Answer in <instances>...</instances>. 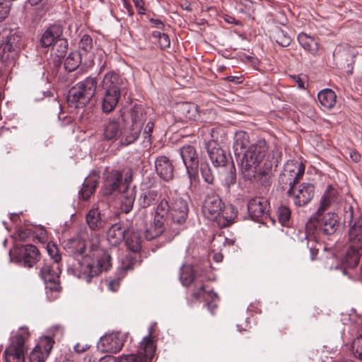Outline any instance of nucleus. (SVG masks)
I'll return each mask as SVG.
<instances>
[{"label": "nucleus", "mask_w": 362, "mask_h": 362, "mask_svg": "<svg viewBox=\"0 0 362 362\" xmlns=\"http://www.w3.org/2000/svg\"><path fill=\"white\" fill-rule=\"evenodd\" d=\"M90 346L87 344H83L79 342L74 346V350L76 352L83 353L88 350L90 348Z\"/></svg>", "instance_id": "57"}, {"label": "nucleus", "mask_w": 362, "mask_h": 362, "mask_svg": "<svg viewBox=\"0 0 362 362\" xmlns=\"http://www.w3.org/2000/svg\"><path fill=\"white\" fill-rule=\"evenodd\" d=\"M134 4V6H135L139 14L144 13L145 8H144V2L143 0H139L138 1H136Z\"/></svg>", "instance_id": "60"}, {"label": "nucleus", "mask_w": 362, "mask_h": 362, "mask_svg": "<svg viewBox=\"0 0 362 362\" xmlns=\"http://www.w3.org/2000/svg\"><path fill=\"white\" fill-rule=\"evenodd\" d=\"M122 176V172L116 169H112L104 173L103 185L100 189V193L105 197H109L119 190L123 180Z\"/></svg>", "instance_id": "14"}, {"label": "nucleus", "mask_w": 362, "mask_h": 362, "mask_svg": "<svg viewBox=\"0 0 362 362\" xmlns=\"http://www.w3.org/2000/svg\"><path fill=\"white\" fill-rule=\"evenodd\" d=\"M154 129V123L153 122H148L144 131V139L150 144L152 142L151 134Z\"/></svg>", "instance_id": "56"}, {"label": "nucleus", "mask_w": 362, "mask_h": 362, "mask_svg": "<svg viewBox=\"0 0 362 362\" xmlns=\"http://www.w3.org/2000/svg\"><path fill=\"white\" fill-rule=\"evenodd\" d=\"M344 221L349 223L350 228L348 233L349 247L343 257L345 267H355L359 262L362 255V217L355 214L352 206L346 211Z\"/></svg>", "instance_id": "3"}, {"label": "nucleus", "mask_w": 362, "mask_h": 362, "mask_svg": "<svg viewBox=\"0 0 362 362\" xmlns=\"http://www.w3.org/2000/svg\"><path fill=\"white\" fill-rule=\"evenodd\" d=\"M180 279L182 284L189 286L194 284L191 297L194 300L204 301L211 315H214L218 307V296L204 282L208 280L206 274L194 269L191 265H183L180 269Z\"/></svg>", "instance_id": "2"}, {"label": "nucleus", "mask_w": 362, "mask_h": 362, "mask_svg": "<svg viewBox=\"0 0 362 362\" xmlns=\"http://www.w3.org/2000/svg\"><path fill=\"white\" fill-rule=\"evenodd\" d=\"M47 251L49 257L54 260V264H59L62 259L61 255L57 245L52 242H49L47 245Z\"/></svg>", "instance_id": "47"}, {"label": "nucleus", "mask_w": 362, "mask_h": 362, "mask_svg": "<svg viewBox=\"0 0 362 362\" xmlns=\"http://www.w3.org/2000/svg\"><path fill=\"white\" fill-rule=\"evenodd\" d=\"M291 78L297 84L300 89H305L304 82L299 76H290Z\"/></svg>", "instance_id": "62"}, {"label": "nucleus", "mask_w": 362, "mask_h": 362, "mask_svg": "<svg viewBox=\"0 0 362 362\" xmlns=\"http://www.w3.org/2000/svg\"><path fill=\"white\" fill-rule=\"evenodd\" d=\"M269 207V204L267 200L262 197L251 199L247 204L248 213L251 218L256 221H260L264 217L267 216Z\"/></svg>", "instance_id": "17"}, {"label": "nucleus", "mask_w": 362, "mask_h": 362, "mask_svg": "<svg viewBox=\"0 0 362 362\" xmlns=\"http://www.w3.org/2000/svg\"><path fill=\"white\" fill-rule=\"evenodd\" d=\"M223 209H224V203L217 193L211 192L206 194L202 205V212L207 219L217 223Z\"/></svg>", "instance_id": "10"}, {"label": "nucleus", "mask_w": 362, "mask_h": 362, "mask_svg": "<svg viewBox=\"0 0 362 362\" xmlns=\"http://www.w3.org/2000/svg\"><path fill=\"white\" fill-rule=\"evenodd\" d=\"M102 88L104 90L103 110L110 112L115 108L121 95L126 90L127 81L118 73L111 71L104 76Z\"/></svg>", "instance_id": "4"}, {"label": "nucleus", "mask_w": 362, "mask_h": 362, "mask_svg": "<svg viewBox=\"0 0 362 362\" xmlns=\"http://www.w3.org/2000/svg\"><path fill=\"white\" fill-rule=\"evenodd\" d=\"M238 211L233 205H224L221 214L217 221V224L220 228H225L233 223L234 219L237 217Z\"/></svg>", "instance_id": "29"}, {"label": "nucleus", "mask_w": 362, "mask_h": 362, "mask_svg": "<svg viewBox=\"0 0 362 362\" xmlns=\"http://www.w3.org/2000/svg\"><path fill=\"white\" fill-rule=\"evenodd\" d=\"M125 243L128 249L134 252H137L141 250V240L139 234L136 232H129L126 233Z\"/></svg>", "instance_id": "41"}, {"label": "nucleus", "mask_w": 362, "mask_h": 362, "mask_svg": "<svg viewBox=\"0 0 362 362\" xmlns=\"http://www.w3.org/2000/svg\"><path fill=\"white\" fill-rule=\"evenodd\" d=\"M17 258L25 267L30 268L39 260L40 252L36 246L25 245L18 249Z\"/></svg>", "instance_id": "19"}, {"label": "nucleus", "mask_w": 362, "mask_h": 362, "mask_svg": "<svg viewBox=\"0 0 362 362\" xmlns=\"http://www.w3.org/2000/svg\"><path fill=\"white\" fill-rule=\"evenodd\" d=\"M276 42L282 47H287L291 43V37L282 30L278 29L274 34Z\"/></svg>", "instance_id": "49"}, {"label": "nucleus", "mask_w": 362, "mask_h": 362, "mask_svg": "<svg viewBox=\"0 0 362 362\" xmlns=\"http://www.w3.org/2000/svg\"><path fill=\"white\" fill-rule=\"evenodd\" d=\"M83 62V54L78 52L69 53L64 62V68L68 71H75Z\"/></svg>", "instance_id": "38"}, {"label": "nucleus", "mask_w": 362, "mask_h": 362, "mask_svg": "<svg viewBox=\"0 0 362 362\" xmlns=\"http://www.w3.org/2000/svg\"><path fill=\"white\" fill-rule=\"evenodd\" d=\"M206 148L209 157L215 167H223L228 162L226 152L214 141H210L206 144Z\"/></svg>", "instance_id": "20"}, {"label": "nucleus", "mask_w": 362, "mask_h": 362, "mask_svg": "<svg viewBox=\"0 0 362 362\" xmlns=\"http://www.w3.org/2000/svg\"><path fill=\"white\" fill-rule=\"evenodd\" d=\"M122 278L123 276L107 279L105 281L108 289L112 292L117 291L120 286V283Z\"/></svg>", "instance_id": "53"}, {"label": "nucleus", "mask_w": 362, "mask_h": 362, "mask_svg": "<svg viewBox=\"0 0 362 362\" xmlns=\"http://www.w3.org/2000/svg\"><path fill=\"white\" fill-rule=\"evenodd\" d=\"M168 208L169 204L165 199H163L160 201L156 207L151 227L146 229L145 232V237L147 240H151L156 238L163 233Z\"/></svg>", "instance_id": "9"}, {"label": "nucleus", "mask_w": 362, "mask_h": 362, "mask_svg": "<svg viewBox=\"0 0 362 362\" xmlns=\"http://www.w3.org/2000/svg\"><path fill=\"white\" fill-rule=\"evenodd\" d=\"M152 36L158 39V44L161 49H165L170 47V40L167 34L160 33V31H153Z\"/></svg>", "instance_id": "48"}, {"label": "nucleus", "mask_w": 362, "mask_h": 362, "mask_svg": "<svg viewBox=\"0 0 362 362\" xmlns=\"http://www.w3.org/2000/svg\"><path fill=\"white\" fill-rule=\"evenodd\" d=\"M271 156H267V160L269 161V164L264 163L267 168H272L273 166L276 167L279 163V159L280 158L281 156L280 153L277 151L273 152L272 158H270Z\"/></svg>", "instance_id": "55"}, {"label": "nucleus", "mask_w": 362, "mask_h": 362, "mask_svg": "<svg viewBox=\"0 0 362 362\" xmlns=\"http://www.w3.org/2000/svg\"><path fill=\"white\" fill-rule=\"evenodd\" d=\"M198 116L197 108L194 104L182 103L177 106L176 118L181 122H189L196 120Z\"/></svg>", "instance_id": "21"}, {"label": "nucleus", "mask_w": 362, "mask_h": 362, "mask_svg": "<svg viewBox=\"0 0 362 362\" xmlns=\"http://www.w3.org/2000/svg\"><path fill=\"white\" fill-rule=\"evenodd\" d=\"M317 98L320 105L327 110L332 109L337 102V95L334 90L325 88L317 94Z\"/></svg>", "instance_id": "30"}, {"label": "nucleus", "mask_w": 362, "mask_h": 362, "mask_svg": "<svg viewBox=\"0 0 362 362\" xmlns=\"http://www.w3.org/2000/svg\"><path fill=\"white\" fill-rule=\"evenodd\" d=\"M63 30L60 25H52L42 34L40 42L42 47H47L56 43V41L62 38Z\"/></svg>", "instance_id": "26"}, {"label": "nucleus", "mask_w": 362, "mask_h": 362, "mask_svg": "<svg viewBox=\"0 0 362 362\" xmlns=\"http://www.w3.org/2000/svg\"><path fill=\"white\" fill-rule=\"evenodd\" d=\"M54 344V340L49 337H42L35 348L42 351L49 356Z\"/></svg>", "instance_id": "46"}, {"label": "nucleus", "mask_w": 362, "mask_h": 362, "mask_svg": "<svg viewBox=\"0 0 362 362\" xmlns=\"http://www.w3.org/2000/svg\"><path fill=\"white\" fill-rule=\"evenodd\" d=\"M30 337V332L27 327H21L17 332L12 337L10 345L21 349L24 351L26 350L25 341Z\"/></svg>", "instance_id": "33"}, {"label": "nucleus", "mask_w": 362, "mask_h": 362, "mask_svg": "<svg viewBox=\"0 0 362 362\" xmlns=\"http://www.w3.org/2000/svg\"><path fill=\"white\" fill-rule=\"evenodd\" d=\"M305 166L301 162L288 160L284 165V170L279 177V184L283 189L292 188L302 179Z\"/></svg>", "instance_id": "8"}, {"label": "nucleus", "mask_w": 362, "mask_h": 362, "mask_svg": "<svg viewBox=\"0 0 362 362\" xmlns=\"http://www.w3.org/2000/svg\"><path fill=\"white\" fill-rule=\"evenodd\" d=\"M183 163L186 167L191 184L197 177L199 158L198 153L193 146L185 145L180 149Z\"/></svg>", "instance_id": "13"}, {"label": "nucleus", "mask_w": 362, "mask_h": 362, "mask_svg": "<svg viewBox=\"0 0 362 362\" xmlns=\"http://www.w3.org/2000/svg\"><path fill=\"white\" fill-rule=\"evenodd\" d=\"M160 198V194L157 190L148 189L144 192L139 197V205L142 208H147L156 204Z\"/></svg>", "instance_id": "35"}, {"label": "nucleus", "mask_w": 362, "mask_h": 362, "mask_svg": "<svg viewBox=\"0 0 362 362\" xmlns=\"http://www.w3.org/2000/svg\"><path fill=\"white\" fill-rule=\"evenodd\" d=\"M120 356L117 358L111 355L100 357V362H119Z\"/></svg>", "instance_id": "58"}, {"label": "nucleus", "mask_w": 362, "mask_h": 362, "mask_svg": "<svg viewBox=\"0 0 362 362\" xmlns=\"http://www.w3.org/2000/svg\"><path fill=\"white\" fill-rule=\"evenodd\" d=\"M84 362H100V357L95 354H87Z\"/></svg>", "instance_id": "61"}, {"label": "nucleus", "mask_w": 362, "mask_h": 362, "mask_svg": "<svg viewBox=\"0 0 362 362\" xmlns=\"http://www.w3.org/2000/svg\"><path fill=\"white\" fill-rule=\"evenodd\" d=\"M124 8L127 10V12L129 16H133L134 10L130 4L129 0H122Z\"/></svg>", "instance_id": "63"}, {"label": "nucleus", "mask_w": 362, "mask_h": 362, "mask_svg": "<svg viewBox=\"0 0 362 362\" xmlns=\"http://www.w3.org/2000/svg\"><path fill=\"white\" fill-rule=\"evenodd\" d=\"M61 269L59 264L45 262L40 269V275L46 284L47 291L59 293L62 287L59 282Z\"/></svg>", "instance_id": "11"}, {"label": "nucleus", "mask_w": 362, "mask_h": 362, "mask_svg": "<svg viewBox=\"0 0 362 362\" xmlns=\"http://www.w3.org/2000/svg\"><path fill=\"white\" fill-rule=\"evenodd\" d=\"M200 172L204 180L208 184H213L214 182V175L209 163L202 162L200 164Z\"/></svg>", "instance_id": "44"}, {"label": "nucleus", "mask_w": 362, "mask_h": 362, "mask_svg": "<svg viewBox=\"0 0 362 362\" xmlns=\"http://www.w3.org/2000/svg\"><path fill=\"white\" fill-rule=\"evenodd\" d=\"M122 124L120 118L110 119L103 126V136L106 141H115L119 140Z\"/></svg>", "instance_id": "24"}, {"label": "nucleus", "mask_w": 362, "mask_h": 362, "mask_svg": "<svg viewBox=\"0 0 362 362\" xmlns=\"http://www.w3.org/2000/svg\"><path fill=\"white\" fill-rule=\"evenodd\" d=\"M124 343V335L119 332H115L101 337L98 343V348L103 352L116 354L122 349Z\"/></svg>", "instance_id": "16"}, {"label": "nucleus", "mask_w": 362, "mask_h": 362, "mask_svg": "<svg viewBox=\"0 0 362 362\" xmlns=\"http://www.w3.org/2000/svg\"><path fill=\"white\" fill-rule=\"evenodd\" d=\"M98 185V181L95 178L90 177L85 180L83 187L79 192L81 198L83 200L88 199L95 192Z\"/></svg>", "instance_id": "39"}, {"label": "nucleus", "mask_w": 362, "mask_h": 362, "mask_svg": "<svg viewBox=\"0 0 362 362\" xmlns=\"http://www.w3.org/2000/svg\"><path fill=\"white\" fill-rule=\"evenodd\" d=\"M337 194V189L331 185H329L321 198L320 205L317 211L318 216H320L332 202L336 201Z\"/></svg>", "instance_id": "32"}, {"label": "nucleus", "mask_w": 362, "mask_h": 362, "mask_svg": "<svg viewBox=\"0 0 362 362\" xmlns=\"http://www.w3.org/2000/svg\"><path fill=\"white\" fill-rule=\"evenodd\" d=\"M288 194L293 197L295 205L303 206L314 197L315 187L313 184L303 182L288 189Z\"/></svg>", "instance_id": "12"}, {"label": "nucleus", "mask_w": 362, "mask_h": 362, "mask_svg": "<svg viewBox=\"0 0 362 362\" xmlns=\"http://www.w3.org/2000/svg\"><path fill=\"white\" fill-rule=\"evenodd\" d=\"M47 356L42 351L35 347L30 354V362H45Z\"/></svg>", "instance_id": "51"}, {"label": "nucleus", "mask_w": 362, "mask_h": 362, "mask_svg": "<svg viewBox=\"0 0 362 362\" xmlns=\"http://www.w3.org/2000/svg\"><path fill=\"white\" fill-rule=\"evenodd\" d=\"M339 226V223L337 215L334 213H327L322 218H318L316 229L319 233L325 235H331L337 231Z\"/></svg>", "instance_id": "18"}, {"label": "nucleus", "mask_w": 362, "mask_h": 362, "mask_svg": "<svg viewBox=\"0 0 362 362\" xmlns=\"http://www.w3.org/2000/svg\"><path fill=\"white\" fill-rule=\"evenodd\" d=\"M86 223L92 230H99L105 227V221L101 218L98 209H90L86 215Z\"/></svg>", "instance_id": "31"}, {"label": "nucleus", "mask_w": 362, "mask_h": 362, "mask_svg": "<svg viewBox=\"0 0 362 362\" xmlns=\"http://www.w3.org/2000/svg\"><path fill=\"white\" fill-rule=\"evenodd\" d=\"M352 351L356 358L362 361V334L354 339L352 342Z\"/></svg>", "instance_id": "50"}, {"label": "nucleus", "mask_w": 362, "mask_h": 362, "mask_svg": "<svg viewBox=\"0 0 362 362\" xmlns=\"http://www.w3.org/2000/svg\"><path fill=\"white\" fill-rule=\"evenodd\" d=\"M155 168L158 176L165 181L173 178V165L165 156L158 157L155 160Z\"/></svg>", "instance_id": "22"}, {"label": "nucleus", "mask_w": 362, "mask_h": 362, "mask_svg": "<svg viewBox=\"0 0 362 362\" xmlns=\"http://www.w3.org/2000/svg\"><path fill=\"white\" fill-rule=\"evenodd\" d=\"M267 151L268 145L264 139L247 147L241 158V170L245 177L251 179L255 176L256 168L265 158Z\"/></svg>", "instance_id": "5"}, {"label": "nucleus", "mask_w": 362, "mask_h": 362, "mask_svg": "<svg viewBox=\"0 0 362 362\" xmlns=\"http://www.w3.org/2000/svg\"><path fill=\"white\" fill-rule=\"evenodd\" d=\"M4 31H7L8 33L4 40V51H13L16 47L20 46L21 36L18 34L17 31L13 30L4 28Z\"/></svg>", "instance_id": "34"}, {"label": "nucleus", "mask_w": 362, "mask_h": 362, "mask_svg": "<svg viewBox=\"0 0 362 362\" xmlns=\"http://www.w3.org/2000/svg\"><path fill=\"white\" fill-rule=\"evenodd\" d=\"M168 211L173 223L182 226L185 223L188 216V204L184 199L176 197L169 206Z\"/></svg>", "instance_id": "15"}, {"label": "nucleus", "mask_w": 362, "mask_h": 362, "mask_svg": "<svg viewBox=\"0 0 362 362\" xmlns=\"http://www.w3.org/2000/svg\"><path fill=\"white\" fill-rule=\"evenodd\" d=\"M214 241H217L218 248L221 247L220 245H223V247H226L227 246L230 247L234 245L235 243V240L234 238H227L224 235L219 234L217 235V238L214 239Z\"/></svg>", "instance_id": "52"}, {"label": "nucleus", "mask_w": 362, "mask_h": 362, "mask_svg": "<svg viewBox=\"0 0 362 362\" xmlns=\"http://www.w3.org/2000/svg\"><path fill=\"white\" fill-rule=\"evenodd\" d=\"M127 230L121 223L112 224L107 232V240L112 246L119 245L124 240Z\"/></svg>", "instance_id": "25"}, {"label": "nucleus", "mask_w": 362, "mask_h": 362, "mask_svg": "<svg viewBox=\"0 0 362 362\" xmlns=\"http://www.w3.org/2000/svg\"><path fill=\"white\" fill-rule=\"evenodd\" d=\"M156 345L152 338V330L140 342L136 354L122 355L119 362H149L154 356Z\"/></svg>", "instance_id": "7"}, {"label": "nucleus", "mask_w": 362, "mask_h": 362, "mask_svg": "<svg viewBox=\"0 0 362 362\" xmlns=\"http://www.w3.org/2000/svg\"><path fill=\"white\" fill-rule=\"evenodd\" d=\"M52 46V55L58 58L59 60L65 56L67 52L68 42L66 39L62 37L56 41V43L53 44Z\"/></svg>", "instance_id": "42"}, {"label": "nucleus", "mask_w": 362, "mask_h": 362, "mask_svg": "<svg viewBox=\"0 0 362 362\" xmlns=\"http://www.w3.org/2000/svg\"><path fill=\"white\" fill-rule=\"evenodd\" d=\"M78 47L81 51L83 52L85 54L83 64L86 65L90 64L93 61L94 57L93 52V42L92 37L88 35H83L79 42Z\"/></svg>", "instance_id": "27"}, {"label": "nucleus", "mask_w": 362, "mask_h": 362, "mask_svg": "<svg viewBox=\"0 0 362 362\" xmlns=\"http://www.w3.org/2000/svg\"><path fill=\"white\" fill-rule=\"evenodd\" d=\"M135 197L136 195L133 189L127 192L121 203V210L124 213L128 214L132 210Z\"/></svg>", "instance_id": "43"}, {"label": "nucleus", "mask_w": 362, "mask_h": 362, "mask_svg": "<svg viewBox=\"0 0 362 362\" xmlns=\"http://www.w3.org/2000/svg\"><path fill=\"white\" fill-rule=\"evenodd\" d=\"M141 130L139 127H134L131 124L122 125L119 143L121 146H126L134 143L139 137Z\"/></svg>", "instance_id": "23"}, {"label": "nucleus", "mask_w": 362, "mask_h": 362, "mask_svg": "<svg viewBox=\"0 0 362 362\" xmlns=\"http://www.w3.org/2000/svg\"><path fill=\"white\" fill-rule=\"evenodd\" d=\"M298 40L303 49L313 54H316L318 51V43L312 37L305 33H301L298 36Z\"/></svg>", "instance_id": "37"}, {"label": "nucleus", "mask_w": 362, "mask_h": 362, "mask_svg": "<svg viewBox=\"0 0 362 362\" xmlns=\"http://www.w3.org/2000/svg\"><path fill=\"white\" fill-rule=\"evenodd\" d=\"M145 119L146 115L142 107L134 105L131 110V124L135 127H139V129L141 131Z\"/></svg>", "instance_id": "40"}, {"label": "nucleus", "mask_w": 362, "mask_h": 362, "mask_svg": "<svg viewBox=\"0 0 362 362\" xmlns=\"http://www.w3.org/2000/svg\"><path fill=\"white\" fill-rule=\"evenodd\" d=\"M349 156L351 159L357 163L361 159V155L356 151H351L349 153Z\"/></svg>", "instance_id": "64"}, {"label": "nucleus", "mask_w": 362, "mask_h": 362, "mask_svg": "<svg viewBox=\"0 0 362 362\" xmlns=\"http://www.w3.org/2000/svg\"><path fill=\"white\" fill-rule=\"evenodd\" d=\"M276 214L279 222L283 226H286L291 218V210L286 206H281L276 211Z\"/></svg>", "instance_id": "45"}, {"label": "nucleus", "mask_w": 362, "mask_h": 362, "mask_svg": "<svg viewBox=\"0 0 362 362\" xmlns=\"http://www.w3.org/2000/svg\"><path fill=\"white\" fill-rule=\"evenodd\" d=\"M11 4L7 1L0 2V22L5 20L11 10Z\"/></svg>", "instance_id": "54"}, {"label": "nucleus", "mask_w": 362, "mask_h": 362, "mask_svg": "<svg viewBox=\"0 0 362 362\" xmlns=\"http://www.w3.org/2000/svg\"><path fill=\"white\" fill-rule=\"evenodd\" d=\"M97 81L94 78H86L73 86L67 96V103L75 108L83 107L95 94Z\"/></svg>", "instance_id": "6"}, {"label": "nucleus", "mask_w": 362, "mask_h": 362, "mask_svg": "<svg viewBox=\"0 0 362 362\" xmlns=\"http://www.w3.org/2000/svg\"><path fill=\"white\" fill-rule=\"evenodd\" d=\"M250 143L249 135L245 132L235 133L233 143V151L236 157H240L245 151Z\"/></svg>", "instance_id": "28"}, {"label": "nucleus", "mask_w": 362, "mask_h": 362, "mask_svg": "<svg viewBox=\"0 0 362 362\" xmlns=\"http://www.w3.org/2000/svg\"><path fill=\"white\" fill-rule=\"evenodd\" d=\"M64 248L70 255L77 258V262L73 265V274L87 282L99 275L103 271L108 270L111 266V257L105 251L101 256L94 259L90 256H83L86 245L81 238L69 239L65 242Z\"/></svg>", "instance_id": "1"}, {"label": "nucleus", "mask_w": 362, "mask_h": 362, "mask_svg": "<svg viewBox=\"0 0 362 362\" xmlns=\"http://www.w3.org/2000/svg\"><path fill=\"white\" fill-rule=\"evenodd\" d=\"M25 351L14 345H9L4 351L5 360L6 362H24Z\"/></svg>", "instance_id": "36"}, {"label": "nucleus", "mask_w": 362, "mask_h": 362, "mask_svg": "<svg viewBox=\"0 0 362 362\" xmlns=\"http://www.w3.org/2000/svg\"><path fill=\"white\" fill-rule=\"evenodd\" d=\"M100 243V236L98 234H94L93 239L91 240L90 249L92 250H97Z\"/></svg>", "instance_id": "59"}]
</instances>
